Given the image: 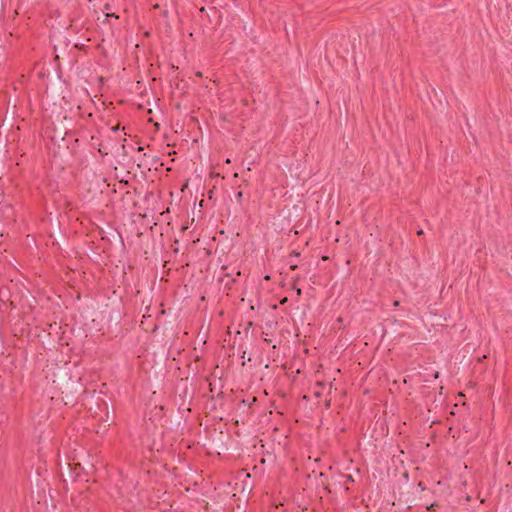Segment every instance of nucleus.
I'll use <instances>...</instances> for the list:
<instances>
[{
  "instance_id": "obj_1",
  "label": "nucleus",
  "mask_w": 512,
  "mask_h": 512,
  "mask_svg": "<svg viewBox=\"0 0 512 512\" xmlns=\"http://www.w3.org/2000/svg\"><path fill=\"white\" fill-rule=\"evenodd\" d=\"M242 197H243V193L241 191L238 192L236 195L237 201H240L242 199Z\"/></svg>"
},
{
  "instance_id": "obj_2",
  "label": "nucleus",
  "mask_w": 512,
  "mask_h": 512,
  "mask_svg": "<svg viewBox=\"0 0 512 512\" xmlns=\"http://www.w3.org/2000/svg\"><path fill=\"white\" fill-rule=\"evenodd\" d=\"M296 267H297V265H295V264H291V266H290L291 269H296Z\"/></svg>"
},
{
  "instance_id": "obj_3",
  "label": "nucleus",
  "mask_w": 512,
  "mask_h": 512,
  "mask_svg": "<svg viewBox=\"0 0 512 512\" xmlns=\"http://www.w3.org/2000/svg\"><path fill=\"white\" fill-rule=\"evenodd\" d=\"M422 234H423L422 230L418 231V235H422Z\"/></svg>"
},
{
  "instance_id": "obj_4",
  "label": "nucleus",
  "mask_w": 512,
  "mask_h": 512,
  "mask_svg": "<svg viewBox=\"0 0 512 512\" xmlns=\"http://www.w3.org/2000/svg\"><path fill=\"white\" fill-rule=\"evenodd\" d=\"M297 294H298V295H300V294H301V290H300V289H298V290H297Z\"/></svg>"
}]
</instances>
